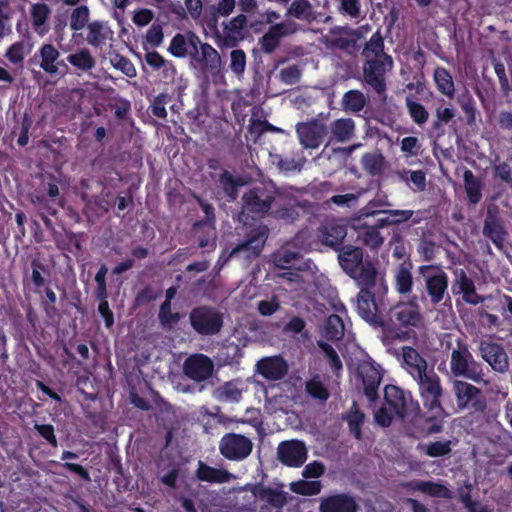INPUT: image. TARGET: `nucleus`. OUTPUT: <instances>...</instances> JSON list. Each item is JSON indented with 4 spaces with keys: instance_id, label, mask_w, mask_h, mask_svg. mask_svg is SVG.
Returning a JSON list of instances; mask_svg holds the SVG:
<instances>
[{
    "instance_id": "f257e3e1",
    "label": "nucleus",
    "mask_w": 512,
    "mask_h": 512,
    "mask_svg": "<svg viewBox=\"0 0 512 512\" xmlns=\"http://www.w3.org/2000/svg\"><path fill=\"white\" fill-rule=\"evenodd\" d=\"M452 391L458 410L466 411L463 420L471 431L484 432L497 418L484 392L464 380H454Z\"/></svg>"
},
{
    "instance_id": "f03ea898",
    "label": "nucleus",
    "mask_w": 512,
    "mask_h": 512,
    "mask_svg": "<svg viewBox=\"0 0 512 512\" xmlns=\"http://www.w3.org/2000/svg\"><path fill=\"white\" fill-rule=\"evenodd\" d=\"M190 60L194 69L214 83L224 78L219 52L209 43L202 42L193 32H190Z\"/></svg>"
},
{
    "instance_id": "7ed1b4c3",
    "label": "nucleus",
    "mask_w": 512,
    "mask_h": 512,
    "mask_svg": "<svg viewBox=\"0 0 512 512\" xmlns=\"http://www.w3.org/2000/svg\"><path fill=\"white\" fill-rule=\"evenodd\" d=\"M338 261L343 271L354 279L358 285H372L378 273L370 259H364L362 248L353 245L342 246Z\"/></svg>"
},
{
    "instance_id": "20e7f679",
    "label": "nucleus",
    "mask_w": 512,
    "mask_h": 512,
    "mask_svg": "<svg viewBox=\"0 0 512 512\" xmlns=\"http://www.w3.org/2000/svg\"><path fill=\"white\" fill-rule=\"evenodd\" d=\"M277 194L278 189L272 183L253 186L242 196L241 215L254 220L270 215Z\"/></svg>"
},
{
    "instance_id": "39448f33",
    "label": "nucleus",
    "mask_w": 512,
    "mask_h": 512,
    "mask_svg": "<svg viewBox=\"0 0 512 512\" xmlns=\"http://www.w3.org/2000/svg\"><path fill=\"white\" fill-rule=\"evenodd\" d=\"M392 56H383L382 59L372 58L363 64V80L379 97L386 100V75L393 69Z\"/></svg>"
},
{
    "instance_id": "423d86ee",
    "label": "nucleus",
    "mask_w": 512,
    "mask_h": 512,
    "mask_svg": "<svg viewBox=\"0 0 512 512\" xmlns=\"http://www.w3.org/2000/svg\"><path fill=\"white\" fill-rule=\"evenodd\" d=\"M450 370L455 377H464L475 383L484 381L481 364L474 359L468 346L465 344H459L457 349L452 350Z\"/></svg>"
},
{
    "instance_id": "0eeeda50",
    "label": "nucleus",
    "mask_w": 512,
    "mask_h": 512,
    "mask_svg": "<svg viewBox=\"0 0 512 512\" xmlns=\"http://www.w3.org/2000/svg\"><path fill=\"white\" fill-rule=\"evenodd\" d=\"M419 387V393L423 401V406L428 412H436L438 415H447L441 405L443 388L440 377L433 370L424 372L420 377L414 378Z\"/></svg>"
},
{
    "instance_id": "6e6552de",
    "label": "nucleus",
    "mask_w": 512,
    "mask_h": 512,
    "mask_svg": "<svg viewBox=\"0 0 512 512\" xmlns=\"http://www.w3.org/2000/svg\"><path fill=\"white\" fill-rule=\"evenodd\" d=\"M189 322L197 334L212 336L221 331L223 327V316L215 307L201 305L190 311Z\"/></svg>"
},
{
    "instance_id": "1a4fd4ad",
    "label": "nucleus",
    "mask_w": 512,
    "mask_h": 512,
    "mask_svg": "<svg viewBox=\"0 0 512 512\" xmlns=\"http://www.w3.org/2000/svg\"><path fill=\"white\" fill-rule=\"evenodd\" d=\"M419 274L425 277V289L433 305H438L448 294V275L439 265H422L418 269Z\"/></svg>"
},
{
    "instance_id": "9d476101",
    "label": "nucleus",
    "mask_w": 512,
    "mask_h": 512,
    "mask_svg": "<svg viewBox=\"0 0 512 512\" xmlns=\"http://www.w3.org/2000/svg\"><path fill=\"white\" fill-rule=\"evenodd\" d=\"M423 317L417 305L411 303H400L389 309L384 326L387 330L400 328H418L421 326Z\"/></svg>"
},
{
    "instance_id": "9b49d317",
    "label": "nucleus",
    "mask_w": 512,
    "mask_h": 512,
    "mask_svg": "<svg viewBox=\"0 0 512 512\" xmlns=\"http://www.w3.org/2000/svg\"><path fill=\"white\" fill-rule=\"evenodd\" d=\"M253 442L243 434L226 433L219 442L220 454L229 461L240 462L247 459L253 451Z\"/></svg>"
},
{
    "instance_id": "f8f14e48",
    "label": "nucleus",
    "mask_w": 512,
    "mask_h": 512,
    "mask_svg": "<svg viewBox=\"0 0 512 512\" xmlns=\"http://www.w3.org/2000/svg\"><path fill=\"white\" fill-rule=\"evenodd\" d=\"M360 291L357 295V312L366 322L384 326V320L378 314L375 295L380 290L382 283L378 284V279L372 285H359Z\"/></svg>"
},
{
    "instance_id": "ddd939ff",
    "label": "nucleus",
    "mask_w": 512,
    "mask_h": 512,
    "mask_svg": "<svg viewBox=\"0 0 512 512\" xmlns=\"http://www.w3.org/2000/svg\"><path fill=\"white\" fill-rule=\"evenodd\" d=\"M384 404L401 420L409 417L415 410H419V404L413 401L410 392L391 384L384 388Z\"/></svg>"
},
{
    "instance_id": "4468645a",
    "label": "nucleus",
    "mask_w": 512,
    "mask_h": 512,
    "mask_svg": "<svg viewBox=\"0 0 512 512\" xmlns=\"http://www.w3.org/2000/svg\"><path fill=\"white\" fill-rule=\"evenodd\" d=\"M408 425L409 435L414 438L426 437L442 432V419L445 415H438L436 412H428L427 415L421 409L415 410L411 415Z\"/></svg>"
},
{
    "instance_id": "2eb2a0df",
    "label": "nucleus",
    "mask_w": 512,
    "mask_h": 512,
    "mask_svg": "<svg viewBox=\"0 0 512 512\" xmlns=\"http://www.w3.org/2000/svg\"><path fill=\"white\" fill-rule=\"evenodd\" d=\"M299 24L294 20L270 25L268 30L259 38L258 44L265 54H272L281 44L283 38L291 36L299 31Z\"/></svg>"
},
{
    "instance_id": "dca6fc26",
    "label": "nucleus",
    "mask_w": 512,
    "mask_h": 512,
    "mask_svg": "<svg viewBox=\"0 0 512 512\" xmlns=\"http://www.w3.org/2000/svg\"><path fill=\"white\" fill-rule=\"evenodd\" d=\"M307 448L303 441L285 440L277 448L278 460L288 467L299 468L307 460Z\"/></svg>"
},
{
    "instance_id": "f3484780",
    "label": "nucleus",
    "mask_w": 512,
    "mask_h": 512,
    "mask_svg": "<svg viewBox=\"0 0 512 512\" xmlns=\"http://www.w3.org/2000/svg\"><path fill=\"white\" fill-rule=\"evenodd\" d=\"M268 237L267 227H259L252 229L245 240L238 243L231 251L230 256L238 255L241 252H246L247 259L257 258L265 245Z\"/></svg>"
},
{
    "instance_id": "a211bd4d",
    "label": "nucleus",
    "mask_w": 512,
    "mask_h": 512,
    "mask_svg": "<svg viewBox=\"0 0 512 512\" xmlns=\"http://www.w3.org/2000/svg\"><path fill=\"white\" fill-rule=\"evenodd\" d=\"M296 132L300 144L303 147L315 149L322 144L324 137L328 133V129L322 122L312 120L309 122L298 123L296 126Z\"/></svg>"
},
{
    "instance_id": "6ab92c4d",
    "label": "nucleus",
    "mask_w": 512,
    "mask_h": 512,
    "mask_svg": "<svg viewBox=\"0 0 512 512\" xmlns=\"http://www.w3.org/2000/svg\"><path fill=\"white\" fill-rule=\"evenodd\" d=\"M479 352L482 359L487 362L494 371L499 373L508 371V356L501 344L482 340L479 344Z\"/></svg>"
},
{
    "instance_id": "aec40b11",
    "label": "nucleus",
    "mask_w": 512,
    "mask_h": 512,
    "mask_svg": "<svg viewBox=\"0 0 512 512\" xmlns=\"http://www.w3.org/2000/svg\"><path fill=\"white\" fill-rule=\"evenodd\" d=\"M184 374L196 382L209 379L214 371L213 361L204 354H193L183 364Z\"/></svg>"
},
{
    "instance_id": "412c9836",
    "label": "nucleus",
    "mask_w": 512,
    "mask_h": 512,
    "mask_svg": "<svg viewBox=\"0 0 512 512\" xmlns=\"http://www.w3.org/2000/svg\"><path fill=\"white\" fill-rule=\"evenodd\" d=\"M357 373L362 379L363 393L370 402L379 398L378 388L382 380L379 369L371 362H362L358 365Z\"/></svg>"
},
{
    "instance_id": "4be33fe9",
    "label": "nucleus",
    "mask_w": 512,
    "mask_h": 512,
    "mask_svg": "<svg viewBox=\"0 0 512 512\" xmlns=\"http://www.w3.org/2000/svg\"><path fill=\"white\" fill-rule=\"evenodd\" d=\"M257 372L270 381L283 379L288 373V363L281 355L264 357L257 364Z\"/></svg>"
},
{
    "instance_id": "5701e85b",
    "label": "nucleus",
    "mask_w": 512,
    "mask_h": 512,
    "mask_svg": "<svg viewBox=\"0 0 512 512\" xmlns=\"http://www.w3.org/2000/svg\"><path fill=\"white\" fill-rule=\"evenodd\" d=\"M359 505L349 493H336L320 500L319 512H358Z\"/></svg>"
},
{
    "instance_id": "b1692460",
    "label": "nucleus",
    "mask_w": 512,
    "mask_h": 512,
    "mask_svg": "<svg viewBox=\"0 0 512 512\" xmlns=\"http://www.w3.org/2000/svg\"><path fill=\"white\" fill-rule=\"evenodd\" d=\"M454 279L452 282V292L455 295L462 294L463 300L466 303L473 305L478 304L481 299L476 293V288L473 280L468 277L467 273L462 268H456L453 271Z\"/></svg>"
},
{
    "instance_id": "393cba45",
    "label": "nucleus",
    "mask_w": 512,
    "mask_h": 512,
    "mask_svg": "<svg viewBox=\"0 0 512 512\" xmlns=\"http://www.w3.org/2000/svg\"><path fill=\"white\" fill-rule=\"evenodd\" d=\"M401 486L407 491H419L435 498H452V491L447 486L433 481L412 480L403 482Z\"/></svg>"
},
{
    "instance_id": "a878e982",
    "label": "nucleus",
    "mask_w": 512,
    "mask_h": 512,
    "mask_svg": "<svg viewBox=\"0 0 512 512\" xmlns=\"http://www.w3.org/2000/svg\"><path fill=\"white\" fill-rule=\"evenodd\" d=\"M219 187L228 202H234L239 196V188L248 184L246 177L235 176L230 171L224 169L218 178Z\"/></svg>"
},
{
    "instance_id": "bb28decb",
    "label": "nucleus",
    "mask_w": 512,
    "mask_h": 512,
    "mask_svg": "<svg viewBox=\"0 0 512 512\" xmlns=\"http://www.w3.org/2000/svg\"><path fill=\"white\" fill-rule=\"evenodd\" d=\"M346 235V226L335 221L328 222L320 228V239L322 243L337 251H340L343 246V240Z\"/></svg>"
},
{
    "instance_id": "cd10ccee",
    "label": "nucleus",
    "mask_w": 512,
    "mask_h": 512,
    "mask_svg": "<svg viewBox=\"0 0 512 512\" xmlns=\"http://www.w3.org/2000/svg\"><path fill=\"white\" fill-rule=\"evenodd\" d=\"M197 479L201 482L223 484L234 478L233 474L223 468L212 467L203 461L198 462L195 472Z\"/></svg>"
},
{
    "instance_id": "c85d7f7f",
    "label": "nucleus",
    "mask_w": 512,
    "mask_h": 512,
    "mask_svg": "<svg viewBox=\"0 0 512 512\" xmlns=\"http://www.w3.org/2000/svg\"><path fill=\"white\" fill-rule=\"evenodd\" d=\"M247 16L239 14L232 18L229 24L225 25V43L229 47H234L239 41L245 39L247 35Z\"/></svg>"
},
{
    "instance_id": "c756f323",
    "label": "nucleus",
    "mask_w": 512,
    "mask_h": 512,
    "mask_svg": "<svg viewBox=\"0 0 512 512\" xmlns=\"http://www.w3.org/2000/svg\"><path fill=\"white\" fill-rule=\"evenodd\" d=\"M483 234L490 239L498 249H502L507 233L500 218L490 211L484 221Z\"/></svg>"
},
{
    "instance_id": "7c9ffc66",
    "label": "nucleus",
    "mask_w": 512,
    "mask_h": 512,
    "mask_svg": "<svg viewBox=\"0 0 512 512\" xmlns=\"http://www.w3.org/2000/svg\"><path fill=\"white\" fill-rule=\"evenodd\" d=\"M51 14L50 7L43 2L32 4L30 8V17L33 30L39 36L46 35L49 30L48 20Z\"/></svg>"
},
{
    "instance_id": "2f4dec72",
    "label": "nucleus",
    "mask_w": 512,
    "mask_h": 512,
    "mask_svg": "<svg viewBox=\"0 0 512 512\" xmlns=\"http://www.w3.org/2000/svg\"><path fill=\"white\" fill-rule=\"evenodd\" d=\"M40 58V68L49 75L58 73V60L60 58L59 50L51 43H44L38 49L36 54Z\"/></svg>"
},
{
    "instance_id": "473e14b6",
    "label": "nucleus",
    "mask_w": 512,
    "mask_h": 512,
    "mask_svg": "<svg viewBox=\"0 0 512 512\" xmlns=\"http://www.w3.org/2000/svg\"><path fill=\"white\" fill-rule=\"evenodd\" d=\"M250 491L253 494V496L258 498L259 500L266 501L272 507L277 509L283 508L287 502L285 492L268 486H264L260 483L255 484Z\"/></svg>"
},
{
    "instance_id": "72a5a7b5",
    "label": "nucleus",
    "mask_w": 512,
    "mask_h": 512,
    "mask_svg": "<svg viewBox=\"0 0 512 512\" xmlns=\"http://www.w3.org/2000/svg\"><path fill=\"white\" fill-rule=\"evenodd\" d=\"M402 357L406 370L413 378L420 377L422 373L427 371L426 360L415 348L411 346H404L402 348Z\"/></svg>"
},
{
    "instance_id": "f704fd0d",
    "label": "nucleus",
    "mask_w": 512,
    "mask_h": 512,
    "mask_svg": "<svg viewBox=\"0 0 512 512\" xmlns=\"http://www.w3.org/2000/svg\"><path fill=\"white\" fill-rule=\"evenodd\" d=\"M66 61L78 75L89 72L96 66V60L88 48H79L74 53L69 54Z\"/></svg>"
},
{
    "instance_id": "c9c22d12",
    "label": "nucleus",
    "mask_w": 512,
    "mask_h": 512,
    "mask_svg": "<svg viewBox=\"0 0 512 512\" xmlns=\"http://www.w3.org/2000/svg\"><path fill=\"white\" fill-rule=\"evenodd\" d=\"M358 223L359 224L355 226L357 229V240L370 250H378L384 243V237L381 235L380 231L372 225L361 222Z\"/></svg>"
},
{
    "instance_id": "e433bc0d",
    "label": "nucleus",
    "mask_w": 512,
    "mask_h": 512,
    "mask_svg": "<svg viewBox=\"0 0 512 512\" xmlns=\"http://www.w3.org/2000/svg\"><path fill=\"white\" fill-rule=\"evenodd\" d=\"M355 132V123L351 118H339L330 124V141L329 142H347Z\"/></svg>"
},
{
    "instance_id": "4c0bfd02",
    "label": "nucleus",
    "mask_w": 512,
    "mask_h": 512,
    "mask_svg": "<svg viewBox=\"0 0 512 512\" xmlns=\"http://www.w3.org/2000/svg\"><path fill=\"white\" fill-rule=\"evenodd\" d=\"M433 80L437 90L448 98L455 95V84L451 73L442 66H437L433 73Z\"/></svg>"
},
{
    "instance_id": "58836bf2",
    "label": "nucleus",
    "mask_w": 512,
    "mask_h": 512,
    "mask_svg": "<svg viewBox=\"0 0 512 512\" xmlns=\"http://www.w3.org/2000/svg\"><path fill=\"white\" fill-rule=\"evenodd\" d=\"M384 47V38L378 30L373 33L369 41L365 44L362 51V56L365 58V60L372 58L382 59L383 56H390L389 54L385 53Z\"/></svg>"
},
{
    "instance_id": "ea45409f",
    "label": "nucleus",
    "mask_w": 512,
    "mask_h": 512,
    "mask_svg": "<svg viewBox=\"0 0 512 512\" xmlns=\"http://www.w3.org/2000/svg\"><path fill=\"white\" fill-rule=\"evenodd\" d=\"M368 103V98L360 90H349L342 97V106L345 111L361 112Z\"/></svg>"
},
{
    "instance_id": "a19ab883",
    "label": "nucleus",
    "mask_w": 512,
    "mask_h": 512,
    "mask_svg": "<svg viewBox=\"0 0 512 512\" xmlns=\"http://www.w3.org/2000/svg\"><path fill=\"white\" fill-rule=\"evenodd\" d=\"M463 180L467 198L471 204H477L482 199V184L469 169L463 173Z\"/></svg>"
},
{
    "instance_id": "79ce46f5",
    "label": "nucleus",
    "mask_w": 512,
    "mask_h": 512,
    "mask_svg": "<svg viewBox=\"0 0 512 512\" xmlns=\"http://www.w3.org/2000/svg\"><path fill=\"white\" fill-rule=\"evenodd\" d=\"M344 322L337 314H331L327 317L324 325V337L329 341L341 340L344 336Z\"/></svg>"
},
{
    "instance_id": "37998d69",
    "label": "nucleus",
    "mask_w": 512,
    "mask_h": 512,
    "mask_svg": "<svg viewBox=\"0 0 512 512\" xmlns=\"http://www.w3.org/2000/svg\"><path fill=\"white\" fill-rule=\"evenodd\" d=\"M344 419L348 423V428L350 433L355 437L357 440L362 439V425L365 420L364 413L357 407V403L353 402L352 407L350 408L347 415L344 417Z\"/></svg>"
},
{
    "instance_id": "c03bdc74",
    "label": "nucleus",
    "mask_w": 512,
    "mask_h": 512,
    "mask_svg": "<svg viewBox=\"0 0 512 512\" xmlns=\"http://www.w3.org/2000/svg\"><path fill=\"white\" fill-rule=\"evenodd\" d=\"M146 63L153 70L163 69L165 77H173L176 73V69L171 61L166 60L159 52L150 51L145 54Z\"/></svg>"
},
{
    "instance_id": "a18cd8bd",
    "label": "nucleus",
    "mask_w": 512,
    "mask_h": 512,
    "mask_svg": "<svg viewBox=\"0 0 512 512\" xmlns=\"http://www.w3.org/2000/svg\"><path fill=\"white\" fill-rule=\"evenodd\" d=\"M405 105L409 116L419 126H422L428 121L429 112L424 105L415 100L413 96H407L405 99Z\"/></svg>"
},
{
    "instance_id": "49530a36",
    "label": "nucleus",
    "mask_w": 512,
    "mask_h": 512,
    "mask_svg": "<svg viewBox=\"0 0 512 512\" xmlns=\"http://www.w3.org/2000/svg\"><path fill=\"white\" fill-rule=\"evenodd\" d=\"M413 277L410 267L401 264L395 274V287L398 293L406 295L412 291Z\"/></svg>"
},
{
    "instance_id": "de8ad7c7",
    "label": "nucleus",
    "mask_w": 512,
    "mask_h": 512,
    "mask_svg": "<svg viewBox=\"0 0 512 512\" xmlns=\"http://www.w3.org/2000/svg\"><path fill=\"white\" fill-rule=\"evenodd\" d=\"M241 396V390L232 381L225 382L214 391V397L221 402H238Z\"/></svg>"
},
{
    "instance_id": "09e8293b",
    "label": "nucleus",
    "mask_w": 512,
    "mask_h": 512,
    "mask_svg": "<svg viewBox=\"0 0 512 512\" xmlns=\"http://www.w3.org/2000/svg\"><path fill=\"white\" fill-rule=\"evenodd\" d=\"M168 51L177 58L190 57V33L187 37L181 33H177L172 38Z\"/></svg>"
},
{
    "instance_id": "8fccbe9b",
    "label": "nucleus",
    "mask_w": 512,
    "mask_h": 512,
    "mask_svg": "<svg viewBox=\"0 0 512 512\" xmlns=\"http://www.w3.org/2000/svg\"><path fill=\"white\" fill-rule=\"evenodd\" d=\"M389 205L390 204L387 200L374 198L370 200L364 207L358 210L355 221L361 222L365 218L373 217L382 213L384 214L382 207Z\"/></svg>"
},
{
    "instance_id": "3c124183",
    "label": "nucleus",
    "mask_w": 512,
    "mask_h": 512,
    "mask_svg": "<svg viewBox=\"0 0 512 512\" xmlns=\"http://www.w3.org/2000/svg\"><path fill=\"white\" fill-rule=\"evenodd\" d=\"M87 28L88 35L86 40L88 44L96 48L101 47L103 44H105L107 35L102 22L93 21L87 25Z\"/></svg>"
},
{
    "instance_id": "603ef678",
    "label": "nucleus",
    "mask_w": 512,
    "mask_h": 512,
    "mask_svg": "<svg viewBox=\"0 0 512 512\" xmlns=\"http://www.w3.org/2000/svg\"><path fill=\"white\" fill-rule=\"evenodd\" d=\"M229 67L238 79L243 78L246 69V54L242 49H234L230 52Z\"/></svg>"
},
{
    "instance_id": "864d4df0",
    "label": "nucleus",
    "mask_w": 512,
    "mask_h": 512,
    "mask_svg": "<svg viewBox=\"0 0 512 512\" xmlns=\"http://www.w3.org/2000/svg\"><path fill=\"white\" fill-rule=\"evenodd\" d=\"M158 319L164 328H171L180 321L181 316L179 312L171 311V303L163 301L159 308Z\"/></svg>"
},
{
    "instance_id": "5fc2aeb1",
    "label": "nucleus",
    "mask_w": 512,
    "mask_h": 512,
    "mask_svg": "<svg viewBox=\"0 0 512 512\" xmlns=\"http://www.w3.org/2000/svg\"><path fill=\"white\" fill-rule=\"evenodd\" d=\"M171 101V96L166 93H160L152 100L149 111L150 114L159 119L165 120L167 118L166 105Z\"/></svg>"
},
{
    "instance_id": "6e6d98bb",
    "label": "nucleus",
    "mask_w": 512,
    "mask_h": 512,
    "mask_svg": "<svg viewBox=\"0 0 512 512\" xmlns=\"http://www.w3.org/2000/svg\"><path fill=\"white\" fill-rule=\"evenodd\" d=\"M270 216L277 220L294 222L299 217V211L295 204L288 202L282 206H278L275 210H271Z\"/></svg>"
},
{
    "instance_id": "4d7b16f0",
    "label": "nucleus",
    "mask_w": 512,
    "mask_h": 512,
    "mask_svg": "<svg viewBox=\"0 0 512 512\" xmlns=\"http://www.w3.org/2000/svg\"><path fill=\"white\" fill-rule=\"evenodd\" d=\"M318 346L325 354V357L329 363L331 370L333 371V373L337 375L343 369V364L339 355L337 354L335 349L326 342L319 341Z\"/></svg>"
},
{
    "instance_id": "13d9d810",
    "label": "nucleus",
    "mask_w": 512,
    "mask_h": 512,
    "mask_svg": "<svg viewBox=\"0 0 512 512\" xmlns=\"http://www.w3.org/2000/svg\"><path fill=\"white\" fill-rule=\"evenodd\" d=\"M89 8L86 5L76 7L70 19V28L74 31L82 30L89 20Z\"/></svg>"
},
{
    "instance_id": "bf43d9fd",
    "label": "nucleus",
    "mask_w": 512,
    "mask_h": 512,
    "mask_svg": "<svg viewBox=\"0 0 512 512\" xmlns=\"http://www.w3.org/2000/svg\"><path fill=\"white\" fill-rule=\"evenodd\" d=\"M31 280L35 288L39 289L43 287L46 283V279L44 278L43 274L49 275L50 271L47 265L43 264L38 259H32L31 260Z\"/></svg>"
},
{
    "instance_id": "052dcab7",
    "label": "nucleus",
    "mask_w": 512,
    "mask_h": 512,
    "mask_svg": "<svg viewBox=\"0 0 512 512\" xmlns=\"http://www.w3.org/2000/svg\"><path fill=\"white\" fill-rule=\"evenodd\" d=\"M312 5L309 0H294L288 10L287 15L296 19H308L311 15Z\"/></svg>"
},
{
    "instance_id": "680f3d73",
    "label": "nucleus",
    "mask_w": 512,
    "mask_h": 512,
    "mask_svg": "<svg viewBox=\"0 0 512 512\" xmlns=\"http://www.w3.org/2000/svg\"><path fill=\"white\" fill-rule=\"evenodd\" d=\"M306 392L314 399L327 401L330 397L328 389L317 378H313L306 382Z\"/></svg>"
},
{
    "instance_id": "e2e57ef3",
    "label": "nucleus",
    "mask_w": 512,
    "mask_h": 512,
    "mask_svg": "<svg viewBox=\"0 0 512 512\" xmlns=\"http://www.w3.org/2000/svg\"><path fill=\"white\" fill-rule=\"evenodd\" d=\"M451 451L450 440L431 442L425 448V454L432 458L447 456Z\"/></svg>"
},
{
    "instance_id": "0e129e2a",
    "label": "nucleus",
    "mask_w": 512,
    "mask_h": 512,
    "mask_svg": "<svg viewBox=\"0 0 512 512\" xmlns=\"http://www.w3.org/2000/svg\"><path fill=\"white\" fill-rule=\"evenodd\" d=\"M491 63L498 77L501 92L503 93V95H508V93L510 92V83L506 74L504 63L494 56L491 59Z\"/></svg>"
},
{
    "instance_id": "69168bd1",
    "label": "nucleus",
    "mask_w": 512,
    "mask_h": 512,
    "mask_svg": "<svg viewBox=\"0 0 512 512\" xmlns=\"http://www.w3.org/2000/svg\"><path fill=\"white\" fill-rule=\"evenodd\" d=\"M199 205L205 214V219L196 221L193 224V230L196 231L204 225H210L211 229L214 230L215 209L213 205L204 200H199Z\"/></svg>"
},
{
    "instance_id": "338daca9",
    "label": "nucleus",
    "mask_w": 512,
    "mask_h": 512,
    "mask_svg": "<svg viewBox=\"0 0 512 512\" xmlns=\"http://www.w3.org/2000/svg\"><path fill=\"white\" fill-rule=\"evenodd\" d=\"M384 166L382 155H369L364 157L365 170L372 176L380 175Z\"/></svg>"
},
{
    "instance_id": "774afa93",
    "label": "nucleus",
    "mask_w": 512,
    "mask_h": 512,
    "mask_svg": "<svg viewBox=\"0 0 512 512\" xmlns=\"http://www.w3.org/2000/svg\"><path fill=\"white\" fill-rule=\"evenodd\" d=\"M160 295V290H155L152 286L148 285L137 292L135 303L137 306H143L156 300Z\"/></svg>"
}]
</instances>
